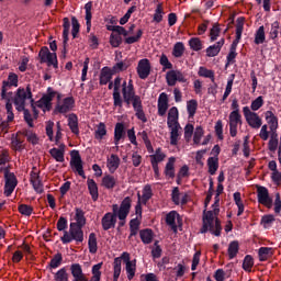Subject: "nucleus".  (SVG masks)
<instances>
[{"label":"nucleus","instance_id":"nucleus-1","mask_svg":"<svg viewBox=\"0 0 281 281\" xmlns=\"http://www.w3.org/2000/svg\"><path fill=\"white\" fill-rule=\"evenodd\" d=\"M113 108L122 109L125 106L131 109V104L135 111V116L140 120L144 124L148 122L146 113H144V104L142 103V97L135 93V86L133 85V79L122 82V77H116L114 79V89L112 93Z\"/></svg>","mask_w":281,"mask_h":281},{"label":"nucleus","instance_id":"nucleus-2","mask_svg":"<svg viewBox=\"0 0 281 281\" xmlns=\"http://www.w3.org/2000/svg\"><path fill=\"white\" fill-rule=\"evenodd\" d=\"M222 231L221 220L216 218L214 224V211H204L203 225L200 229L201 234H207L210 232L213 236H221Z\"/></svg>","mask_w":281,"mask_h":281},{"label":"nucleus","instance_id":"nucleus-3","mask_svg":"<svg viewBox=\"0 0 281 281\" xmlns=\"http://www.w3.org/2000/svg\"><path fill=\"white\" fill-rule=\"evenodd\" d=\"M133 206V199L131 196H126L121 202L117 212H116V218H119V225H117V232H121L122 227L126 225V218L128 217V214H131V207Z\"/></svg>","mask_w":281,"mask_h":281},{"label":"nucleus","instance_id":"nucleus-4","mask_svg":"<svg viewBox=\"0 0 281 281\" xmlns=\"http://www.w3.org/2000/svg\"><path fill=\"white\" fill-rule=\"evenodd\" d=\"M63 245H69L72 240L78 244L85 241V232L82 231V226H72L70 224L69 232L65 231L64 236L60 237Z\"/></svg>","mask_w":281,"mask_h":281},{"label":"nucleus","instance_id":"nucleus-5","mask_svg":"<svg viewBox=\"0 0 281 281\" xmlns=\"http://www.w3.org/2000/svg\"><path fill=\"white\" fill-rule=\"evenodd\" d=\"M25 100H33L32 99V87L27 86L25 88H19L16 90L15 97H14V105L16 106V111H25Z\"/></svg>","mask_w":281,"mask_h":281},{"label":"nucleus","instance_id":"nucleus-6","mask_svg":"<svg viewBox=\"0 0 281 281\" xmlns=\"http://www.w3.org/2000/svg\"><path fill=\"white\" fill-rule=\"evenodd\" d=\"M38 58L41 65H44V63H46L48 67H54V69H58V56L56 55V53L49 52V47L43 46L38 52Z\"/></svg>","mask_w":281,"mask_h":281},{"label":"nucleus","instance_id":"nucleus-7","mask_svg":"<svg viewBox=\"0 0 281 281\" xmlns=\"http://www.w3.org/2000/svg\"><path fill=\"white\" fill-rule=\"evenodd\" d=\"M117 210H119V205L113 204L112 213L108 212L101 218V225L104 232H109V229L115 228V225L117 224Z\"/></svg>","mask_w":281,"mask_h":281},{"label":"nucleus","instance_id":"nucleus-8","mask_svg":"<svg viewBox=\"0 0 281 281\" xmlns=\"http://www.w3.org/2000/svg\"><path fill=\"white\" fill-rule=\"evenodd\" d=\"M56 98V91L54 88L48 87L46 93L42 95V98L35 102L37 109H42L44 113L46 111H52V101Z\"/></svg>","mask_w":281,"mask_h":281},{"label":"nucleus","instance_id":"nucleus-9","mask_svg":"<svg viewBox=\"0 0 281 281\" xmlns=\"http://www.w3.org/2000/svg\"><path fill=\"white\" fill-rule=\"evenodd\" d=\"M70 168L74 172H77L79 177L87 179V176L85 175V167L82 165V157L80 156V151L76 149L70 151Z\"/></svg>","mask_w":281,"mask_h":281},{"label":"nucleus","instance_id":"nucleus-10","mask_svg":"<svg viewBox=\"0 0 281 281\" xmlns=\"http://www.w3.org/2000/svg\"><path fill=\"white\" fill-rule=\"evenodd\" d=\"M243 113L250 128H255V131H258V128L262 126V119L260 117V115H258V113L251 112V109H249V106H244Z\"/></svg>","mask_w":281,"mask_h":281},{"label":"nucleus","instance_id":"nucleus-11","mask_svg":"<svg viewBox=\"0 0 281 281\" xmlns=\"http://www.w3.org/2000/svg\"><path fill=\"white\" fill-rule=\"evenodd\" d=\"M4 196H12L16 186H19V180L14 172H10V169H4Z\"/></svg>","mask_w":281,"mask_h":281},{"label":"nucleus","instance_id":"nucleus-12","mask_svg":"<svg viewBox=\"0 0 281 281\" xmlns=\"http://www.w3.org/2000/svg\"><path fill=\"white\" fill-rule=\"evenodd\" d=\"M122 260L125 265L133 262L131 260V254L124 251L122 252L121 257H116L113 262V280H120V274L122 273Z\"/></svg>","mask_w":281,"mask_h":281},{"label":"nucleus","instance_id":"nucleus-13","mask_svg":"<svg viewBox=\"0 0 281 281\" xmlns=\"http://www.w3.org/2000/svg\"><path fill=\"white\" fill-rule=\"evenodd\" d=\"M72 109H76V99H74V97H67L63 99L61 103L57 102L54 109V113L55 115H58V113L65 115L67 113H70Z\"/></svg>","mask_w":281,"mask_h":281},{"label":"nucleus","instance_id":"nucleus-14","mask_svg":"<svg viewBox=\"0 0 281 281\" xmlns=\"http://www.w3.org/2000/svg\"><path fill=\"white\" fill-rule=\"evenodd\" d=\"M257 199L258 203H260V205H265L268 210L273 207V199L269 195V189L266 187H257Z\"/></svg>","mask_w":281,"mask_h":281},{"label":"nucleus","instance_id":"nucleus-15","mask_svg":"<svg viewBox=\"0 0 281 281\" xmlns=\"http://www.w3.org/2000/svg\"><path fill=\"white\" fill-rule=\"evenodd\" d=\"M10 87H19V75L14 72H10L8 76V80L2 81V89H1V98L5 100L8 98V89Z\"/></svg>","mask_w":281,"mask_h":281},{"label":"nucleus","instance_id":"nucleus-16","mask_svg":"<svg viewBox=\"0 0 281 281\" xmlns=\"http://www.w3.org/2000/svg\"><path fill=\"white\" fill-rule=\"evenodd\" d=\"M150 60L147 58L140 59L136 68L138 78H140V80H146V78L150 76Z\"/></svg>","mask_w":281,"mask_h":281},{"label":"nucleus","instance_id":"nucleus-17","mask_svg":"<svg viewBox=\"0 0 281 281\" xmlns=\"http://www.w3.org/2000/svg\"><path fill=\"white\" fill-rule=\"evenodd\" d=\"M165 221H166V225L170 227L173 234H177L178 232L177 222L181 223V215H179L177 211H171L166 215Z\"/></svg>","mask_w":281,"mask_h":281},{"label":"nucleus","instance_id":"nucleus-18","mask_svg":"<svg viewBox=\"0 0 281 281\" xmlns=\"http://www.w3.org/2000/svg\"><path fill=\"white\" fill-rule=\"evenodd\" d=\"M63 23H64L63 24V27H64V31H63V38H64L63 55L65 57V55L67 54V43H69V30L71 27V22L69 21V18H64Z\"/></svg>","mask_w":281,"mask_h":281},{"label":"nucleus","instance_id":"nucleus-19","mask_svg":"<svg viewBox=\"0 0 281 281\" xmlns=\"http://www.w3.org/2000/svg\"><path fill=\"white\" fill-rule=\"evenodd\" d=\"M168 94L166 92H161L158 97V115L164 117L168 112Z\"/></svg>","mask_w":281,"mask_h":281},{"label":"nucleus","instance_id":"nucleus-20","mask_svg":"<svg viewBox=\"0 0 281 281\" xmlns=\"http://www.w3.org/2000/svg\"><path fill=\"white\" fill-rule=\"evenodd\" d=\"M223 45H225V38H221L215 44L209 46L206 48L207 58H214V56H218V54H221V49H223Z\"/></svg>","mask_w":281,"mask_h":281},{"label":"nucleus","instance_id":"nucleus-21","mask_svg":"<svg viewBox=\"0 0 281 281\" xmlns=\"http://www.w3.org/2000/svg\"><path fill=\"white\" fill-rule=\"evenodd\" d=\"M113 76H115V74L113 72V70H111L110 67H103L100 72L99 83L101 86L109 85V81L112 80Z\"/></svg>","mask_w":281,"mask_h":281},{"label":"nucleus","instance_id":"nucleus-22","mask_svg":"<svg viewBox=\"0 0 281 281\" xmlns=\"http://www.w3.org/2000/svg\"><path fill=\"white\" fill-rule=\"evenodd\" d=\"M75 221L70 223L72 227H85L87 225V217H85V211L82 209H76Z\"/></svg>","mask_w":281,"mask_h":281},{"label":"nucleus","instance_id":"nucleus-23","mask_svg":"<svg viewBox=\"0 0 281 281\" xmlns=\"http://www.w3.org/2000/svg\"><path fill=\"white\" fill-rule=\"evenodd\" d=\"M120 156L112 154L110 158H108L106 166L110 175H114L115 170L120 168Z\"/></svg>","mask_w":281,"mask_h":281},{"label":"nucleus","instance_id":"nucleus-24","mask_svg":"<svg viewBox=\"0 0 281 281\" xmlns=\"http://www.w3.org/2000/svg\"><path fill=\"white\" fill-rule=\"evenodd\" d=\"M137 201L143 203V205H146L148 203L149 199H153V188L150 184H146L143 189V195L138 192L137 193Z\"/></svg>","mask_w":281,"mask_h":281},{"label":"nucleus","instance_id":"nucleus-25","mask_svg":"<svg viewBox=\"0 0 281 281\" xmlns=\"http://www.w3.org/2000/svg\"><path fill=\"white\" fill-rule=\"evenodd\" d=\"M140 240L144 245H150L155 238V233L150 228H144L139 231Z\"/></svg>","mask_w":281,"mask_h":281},{"label":"nucleus","instance_id":"nucleus-26","mask_svg":"<svg viewBox=\"0 0 281 281\" xmlns=\"http://www.w3.org/2000/svg\"><path fill=\"white\" fill-rule=\"evenodd\" d=\"M87 186L92 201H98L100 193L98 192V183H95V180L88 178Z\"/></svg>","mask_w":281,"mask_h":281},{"label":"nucleus","instance_id":"nucleus-27","mask_svg":"<svg viewBox=\"0 0 281 281\" xmlns=\"http://www.w3.org/2000/svg\"><path fill=\"white\" fill-rule=\"evenodd\" d=\"M177 161V158L170 157L165 166V177L167 179H175V162Z\"/></svg>","mask_w":281,"mask_h":281},{"label":"nucleus","instance_id":"nucleus-28","mask_svg":"<svg viewBox=\"0 0 281 281\" xmlns=\"http://www.w3.org/2000/svg\"><path fill=\"white\" fill-rule=\"evenodd\" d=\"M68 126L74 135H80V127H78V115L71 113L68 115Z\"/></svg>","mask_w":281,"mask_h":281},{"label":"nucleus","instance_id":"nucleus-29","mask_svg":"<svg viewBox=\"0 0 281 281\" xmlns=\"http://www.w3.org/2000/svg\"><path fill=\"white\" fill-rule=\"evenodd\" d=\"M101 186L105 188V190H113V188L117 186V179L112 175H105L101 180Z\"/></svg>","mask_w":281,"mask_h":281},{"label":"nucleus","instance_id":"nucleus-30","mask_svg":"<svg viewBox=\"0 0 281 281\" xmlns=\"http://www.w3.org/2000/svg\"><path fill=\"white\" fill-rule=\"evenodd\" d=\"M265 117H266V122L269 126V130L279 128L280 125L278 123V116H276V114L273 112L266 111Z\"/></svg>","mask_w":281,"mask_h":281},{"label":"nucleus","instance_id":"nucleus-31","mask_svg":"<svg viewBox=\"0 0 281 281\" xmlns=\"http://www.w3.org/2000/svg\"><path fill=\"white\" fill-rule=\"evenodd\" d=\"M273 256V248L271 247H260L258 250V257L260 262L269 260Z\"/></svg>","mask_w":281,"mask_h":281},{"label":"nucleus","instance_id":"nucleus-32","mask_svg":"<svg viewBox=\"0 0 281 281\" xmlns=\"http://www.w3.org/2000/svg\"><path fill=\"white\" fill-rule=\"evenodd\" d=\"M238 251H240V245L238 244V240L231 241L227 249L229 260H234V258L238 256Z\"/></svg>","mask_w":281,"mask_h":281},{"label":"nucleus","instance_id":"nucleus-33","mask_svg":"<svg viewBox=\"0 0 281 281\" xmlns=\"http://www.w3.org/2000/svg\"><path fill=\"white\" fill-rule=\"evenodd\" d=\"M88 248L90 254H98V236L95 233L89 234Z\"/></svg>","mask_w":281,"mask_h":281},{"label":"nucleus","instance_id":"nucleus-34","mask_svg":"<svg viewBox=\"0 0 281 281\" xmlns=\"http://www.w3.org/2000/svg\"><path fill=\"white\" fill-rule=\"evenodd\" d=\"M49 155L53 157V159H55V161H58L59 164L65 162V149L53 147L49 149Z\"/></svg>","mask_w":281,"mask_h":281},{"label":"nucleus","instance_id":"nucleus-35","mask_svg":"<svg viewBox=\"0 0 281 281\" xmlns=\"http://www.w3.org/2000/svg\"><path fill=\"white\" fill-rule=\"evenodd\" d=\"M125 271L127 274V280H133L137 271V259L132 260L130 263H125Z\"/></svg>","mask_w":281,"mask_h":281},{"label":"nucleus","instance_id":"nucleus-36","mask_svg":"<svg viewBox=\"0 0 281 281\" xmlns=\"http://www.w3.org/2000/svg\"><path fill=\"white\" fill-rule=\"evenodd\" d=\"M124 137V123H116L114 127V144L115 146L120 145V139Z\"/></svg>","mask_w":281,"mask_h":281},{"label":"nucleus","instance_id":"nucleus-37","mask_svg":"<svg viewBox=\"0 0 281 281\" xmlns=\"http://www.w3.org/2000/svg\"><path fill=\"white\" fill-rule=\"evenodd\" d=\"M207 168L209 175L214 176L218 170V157H209L207 158Z\"/></svg>","mask_w":281,"mask_h":281},{"label":"nucleus","instance_id":"nucleus-38","mask_svg":"<svg viewBox=\"0 0 281 281\" xmlns=\"http://www.w3.org/2000/svg\"><path fill=\"white\" fill-rule=\"evenodd\" d=\"M229 126H243V115H240V112H231L229 116Z\"/></svg>","mask_w":281,"mask_h":281},{"label":"nucleus","instance_id":"nucleus-39","mask_svg":"<svg viewBox=\"0 0 281 281\" xmlns=\"http://www.w3.org/2000/svg\"><path fill=\"white\" fill-rule=\"evenodd\" d=\"M184 52H186V45L183 44V42H177L173 45L172 56L175 58H181V56H183Z\"/></svg>","mask_w":281,"mask_h":281},{"label":"nucleus","instance_id":"nucleus-40","mask_svg":"<svg viewBox=\"0 0 281 281\" xmlns=\"http://www.w3.org/2000/svg\"><path fill=\"white\" fill-rule=\"evenodd\" d=\"M243 30H245V18L240 16L236 20V40L240 41L243 38Z\"/></svg>","mask_w":281,"mask_h":281},{"label":"nucleus","instance_id":"nucleus-41","mask_svg":"<svg viewBox=\"0 0 281 281\" xmlns=\"http://www.w3.org/2000/svg\"><path fill=\"white\" fill-rule=\"evenodd\" d=\"M189 47L193 52H201L203 49V42L199 37H191L189 40Z\"/></svg>","mask_w":281,"mask_h":281},{"label":"nucleus","instance_id":"nucleus-42","mask_svg":"<svg viewBox=\"0 0 281 281\" xmlns=\"http://www.w3.org/2000/svg\"><path fill=\"white\" fill-rule=\"evenodd\" d=\"M199 109V102L194 99H191L187 102V111L189 114V117H193L196 115V110Z\"/></svg>","mask_w":281,"mask_h":281},{"label":"nucleus","instance_id":"nucleus-43","mask_svg":"<svg viewBox=\"0 0 281 281\" xmlns=\"http://www.w3.org/2000/svg\"><path fill=\"white\" fill-rule=\"evenodd\" d=\"M60 265H63V254L57 252L50 259V262L48 263V269H58V267H60Z\"/></svg>","mask_w":281,"mask_h":281},{"label":"nucleus","instance_id":"nucleus-44","mask_svg":"<svg viewBox=\"0 0 281 281\" xmlns=\"http://www.w3.org/2000/svg\"><path fill=\"white\" fill-rule=\"evenodd\" d=\"M22 135H24L27 142L33 146H36V144H38V136L35 133H33L31 130H23Z\"/></svg>","mask_w":281,"mask_h":281},{"label":"nucleus","instance_id":"nucleus-45","mask_svg":"<svg viewBox=\"0 0 281 281\" xmlns=\"http://www.w3.org/2000/svg\"><path fill=\"white\" fill-rule=\"evenodd\" d=\"M266 38L267 36L265 35V26L261 25L255 33V45H262Z\"/></svg>","mask_w":281,"mask_h":281},{"label":"nucleus","instance_id":"nucleus-46","mask_svg":"<svg viewBox=\"0 0 281 281\" xmlns=\"http://www.w3.org/2000/svg\"><path fill=\"white\" fill-rule=\"evenodd\" d=\"M165 14L166 12H164V5L161 3H158L154 13L153 21H155V23H161V21H164Z\"/></svg>","mask_w":281,"mask_h":281},{"label":"nucleus","instance_id":"nucleus-47","mask_svg":"<svg viewBox=\"0 0 281 281\" xmlns=\"http://www.w3.org/2000/svg\"><path fill=\"white\" fill-rule=\"evenodd\" d=\"M181 130V125L177 127L170 128V144L171 146H177L179 144V131Z\"/></svg>","mask_w":281,"mask_h":281},{"label":"nucleus","instance_id":"nucleus-48","mask_svg":"<svg viewBox=\"0 0 281 281\" xmlns=\"http://www.w3.org/2000/svg\"><path fill=\"white\" fill-rule=\"evenodd\" d=\"M55 281H69V273H67V268H60L55 274H54Z\"/></svg>","mask_w":281,"mask_h":281},{"label":"nucleus","instance_id":"nucleus-49","mask_svg":"<svg viewBox=\"0 0 281 281\" xmlns=\"http://www.w3.org/2000/svg\"><path fill=\"white\" fill-rule=\"evenodd\" d=\"M106 135V125L101 122L98 124L97 130L94 132L95 139H104V136Z\"/></svg>","mask_w":281,"mask_h":281},{"label":"nucleus","instance_id":"nucleus-50","mask_svg":"<svg viewBox=\"0 0 281 281\" xmlns=\"http://www.w3.org/2000/svg\"><path fill=\"white\" fill-rule=\"evenodd\" d=\"M221 36V24L214 23L213 27L210 31V37H211V43H214L216 38Z\"/></svg>","mask_w":281,"mask_h":281},{"label":"nucleus","instance_id":"nucleus-51","mask_svg":"<svg viewBox=\"0 0 281 281\" xmlns=\"http://www.w3.org/2000/svg\"><path fill=\"white\" fill-rule=\"evenodd\" d=\"M142 36H144V31L139 29L135 36H130L125 38V44L133 45V43H139V41L142 40Z\"/></svg>","mask_w":281,"mask_h":281},{"label":"nucleus","instance_id":"nucleus-52","mask_svg":"<svg viewBox=\"0 0 281 281\" xmlns=\"http://www.w3.org/2000/svg\"><path fill=\"white\" fill-rule=\"evenodd\" d=\"M166 80L168 87H175V85H177V70H169L166 74Z\"/></svg>","mask_w":281,"mask_h":281},{"label":"nucleus","instance_id":"nucleus-53","mask_svg":"<svg viewBox=\"0 0 281 281\" xmlns=\"http://www.w3.org/2000/svg\"><path fill=\"white\" fill-rule=\"evenodd\" d=\"M254 268V257H251V255H247L244 258V262H243V269L244 271H248L251 272V269Z\"/></svg>","mask_w":281,"mask_h":281},{"label":"nucleus","instance_id":"nucleus-54","mask_svg":"<svg viewBox=\"0 0 281 281\" xmlns=\"http://www.w3.org/2000/svg\"><path fill=\"white\" fill-rule=\"evenodd\" d=\"M198 74L201 78H210L214 82V72L212 70L201 66Z\"/></svg>","mask_w":281,"mask_h":281},{"label":"nucleus","instance_id":"nucleus-55","mask_svg":"<svg viewBox=\"0 0 281 281\" xmlns=\"http://www.w3.org/2000/svg\"><path fill=\"white\" fill-rule=\"evenodd\" d=\"M18 211L20 212V214H22L23 216H32V212H34V207L27 205V204H20L18 206Z\"/></svg>","mask_w":281,"mask_h":281},{"label":"nucleus","instance_id":"nucleus-56","mask_svg":"<svg viewBox=\"0 0 281 281\" xmlns=\"http://www.w3.org/2000/svg\"><path fill=\"white\" fill-rule=\"evenodd\" d=\"M102 269V262L97 263L92 267V280L100 281V278H102V272L100 271Z\"/></svg>","mask_w":281,"mask_h":281},{"label":"nucleus","instance_id":"nucleus-57","mask_svg":"<svg viewBox=\"0 0 281 281\" xmlns=\"http://www.w3.org/2000/svg\"><path fill=\"white\" fill-rule=\"evenodd\" d=\"M122 42H123V40L120 35H117L115 33H111V35H110L111 47H114V48L120 47V45H122Z\"/></svg>","mask_w":281,"mask_h":281},{"label":"nucleus","instance_id":"nucleus-58","mask_svg":"<svg viewBox=\"0 0 281 281\" xmlns=\"http://www.w3.org/2000/svg\"><path fill=\"white\" fill-rule=\"evenodd\" d=\"M71 25H72V30H71L72 38H77L80 32V22H78V19L76 16L71 18Z\"/></svg>","mask_w":281,"mask_h":281},{"label":"nucleus","instance_id":"nucleus-59","mask_svg":"<svg viewBox=\"0 0 281 281\" xmlns=\"http://www.w3.org/2000/svg\"><path fill=\"white\" fill-rule=\"evenodd\" d=\"M159 63L162 67V71H166V69H172V63H170L166 54L160 56Z\"/></svg>","mask_w":281,"mask_h":281},{"label":"nucleus","instance_id":"nucleus-60","mask_svg":"<svg viewBox=\"0 0 281 281\" xmlns=\"http://www.w3.org/2000/svg\"><path fill=\"white\" fill-rule=\"evenodd\" d=\"M265 105V99L262 97H258L256 100H254L250 104L251 111H259V109H262Z\"/></svg>","mask_w":281,"mask_h":281},{"label":"nucleus","instance_id":"nucleus-61","mask_svg":"<svg viewBox=\"0 0 281 281\" xmlns=\"http://www.w3.org/2000/svg\"><path fill=\"white\" fill-rule=\"evenodd\" d=\"M204 133L205 132L203 131V127L198 126L195 128L194 134H193V143L196 144V145L201 144V138L203 137Z\"/></svg>","mask_w":281,"mask_h":281},{"label":"nucleus","instance_id":"nucleus-62","mask_svg":"<svg viewBox=\"0 0 281 281\" xmlns=\"http://www.w3.org/2000/svg\"><path fill=\"white\" fill-rule=\"evenodd\" d=\"M112 72L120 74V71H126L128 69V65L124 61L116 63L112 68H110Z\"/></svg>","mask_w":281,"mask_h":281},{"label":"nucleus","instance_id":"nucleus-63","mask_svg":"<svg viewBox=\"0 0 281 281\" xmlns=\"http://www.w3.org/2000/svg\"><path fill=\"white\" fill-rule=\"evenodd\" d=\"M68 221L67 217L60 216L57 221V231L67 232Z\"/></svg>","mask_w":281,"mask_h":281},{"label":"nucleus","instance_id":"nucleus-64","mask_svg":"<svg viewBox=\"0 0 281 281\" xmlns=\"http://www.w3.org/2000/svg\"><path fill=\"white\" fill-rule=\"evenodd\" d=\"M11 146L13 148V150H18L19 153H21V150H23V140H21V138L12 137L11 140Z\"/></svg>","mask_w":281,"mask_h":281}]
</instances>
